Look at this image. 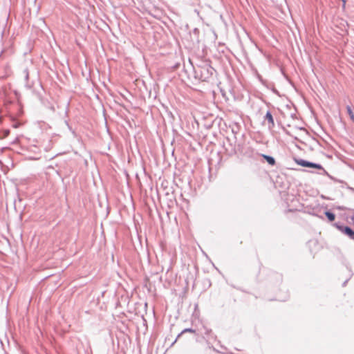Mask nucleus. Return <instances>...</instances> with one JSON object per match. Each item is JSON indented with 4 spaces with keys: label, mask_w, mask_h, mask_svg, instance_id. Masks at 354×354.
<instances>
[{
    "label": "nucleus",
    "mask_w": 354,
    "mask_h": 354,
    "mask_svg": "<svg viewBox=\"0 0 354 354\" xmlns=\"http://www.w3.org/2000/svg\"><path fill=\"white\" fill-rule=\"evenodd\" d=\"M335 226L342 232L347 235L351 239L354 240V231L348 226H343L339 223H335Z\"/></svg>",
    "instance_id": "nucleus-2"
},
{
    "label": "nucleus",
    "mask_w": 354,
    "mask_h": 354,
    "mask_svg": "<svg viewBox=\"0 0 354 354\" xmlns=\"http://www.w3.org/2000/svg\"><path fill=\"white\" fill-rule=\"evenodd\" d=\"M24 76V79H25V81L27 82L29 80V71L28 70L27 68H25L24 70H23V72H22Z\"/></svg>",
    "instance_id": "nucleus-8"
},
{
    "label": "nucleus",
    "mask_w": 354,
    "mask_h": 354,
    "mask_svg": "<svg viewBox=\"0 0 354 354\" xmlns=\"http://www.w3.org/2000/svg\"><path fill=\"white\" fill-rule=\"evenodd\" d=\"M37 144L30 145L29 146V150L35 153V154H39L40 153V147L38 145V142H36Z\"/></svg>",
    "instance_id": "nucleus-4"
},
{
    "label": "nucleus",
    "mask_w": 354,
    "mask_h": 354,
    "mask_svg": "<svg viewBox=\"0 0 354 354\" xmlns=\"http://www.w3.org/2000/svg\"><path fill=\"white\" fill-rule=\"evenodd\" d=\"M296 162L297 163V165H299L300 166L322 169L324 171V173H326V171L324 170V169L322 167V166L319 164L308 162V161L303 160V159H297V160H296Z\"/></svg>",
    "instance_id": "nucleus-1"
},
{
    "label": "nucleus",
    "mask_w": 354,
    "mask_h": 354,
    "mask_svg": "<svg viewBox=\"0 0 354 354\" xmlns=\"http://www.w3.org/2000/svg\"><path fill=\"white\" fill-rule=\"evenodd\" d=\"M352 220L354 221V214L352 216Z\"/></svg>",
    "instance_id": "nucleus-12"
},
{
    "label": "nucleus",
    "mask_w": 354,
    "mask_h": 354,
    "mask_svg": "<svg viewBox=\"0 0 354 354\" xmlns=\"http://www.w3.org/2000/svg\"><path fill=\"white\" fill-rule=\"evenodd\" d=\"M325 215L330 221H333L335 218V215L330 212H326Z\"/></svg>",
    "instance_id": "nucleus-7"
},
{
    "label": "nucleus",
    "mask_w": 354,
    "mask_h": 354,
    "mask_svg": "<svg viewBox=\"0 0 354 354\" xmlns=\"http://www.w3.org/2000/svg\"><path fill=\"white\" fill-rule=\"evenodd\" d=\"M32 159L37 160L39 159V157H33Z\"/></svg>",
    "instance_id": "nucleus-11"
},
{
    "label": "nucleus",
    "mask_w": 354,
    "mask_h": 354,
    "mask_svg": "<svg viewBox=\"0 0 354 354\" xmlns=\"http://www.w3.org/2000/svg\"><path fill=\"white\" fill-rule=\"evenodd\" d=\"M9 134H10V130H8V129L3 130V138L8 136Z\"/></svg>",
    "instance_id": "nucleus-10"
},
{
    "label": "nucleus",
    "mask_w": 354,
    "mask_h": 354,
    "mask_svg": "<svg viewBox=\"0 0 354 354\" xmlns=\"http://www.w3.org/2000/svg\"><path fill=\"white\" fill-rule=\"evenodd\" d=\"M347 113L351 118V120L354 122V113L351 109V107L350 106H346Z\"/></svg>",
    "instance_id": "nucleus-6"
},
{
    "label": "nucleus",
    "mask_w": 354,
    "mask_h": 354,
    "mask_svg": "<svg viewBox=\"0 0 354 354\" xmlns=\"http://www.w3.org/2000/svg\"><path fill=\"white\" fill-rule=\"evenodd\" d=\"M262 156L268 162V163L272 166L275 165V160L273 157L263 154Z\"/></svg>",
    "instance_id": "nucleus-5"
},
{
    "label": "nucleus",
    "mask_w": 354,
    "mask_h": 354,
    "mask_svg": "<svg viewBox=\"0 0 354 354\" xmlns=\"http://www.w3.org/2000/svg\"><path fill=\"white\" fill-rule=\"evenodd\" d=\"M187 332H189V333H195V330L192 329V328H185L184 329L180 334L178 335V337H180V335H181L183 333H187Z\"/></svg>",
    "instance_id": "nucleus-9"
},
{
    "label": "nucleus",
    "mask_w": 354,
    "mask_h": 354,
    "mask_svg": "<svg viewBox=\"0 0 354 354\" xmlns=\"http://www.w3.org/2000/svg\"><path fill=\"white\" fill-rule=\"evenodd\" d=\"M265 120H267L269 123L270 127H273L274 126L273 117L270 111H268L265 116Z\"/></svg>",
    "instance_id": "nucleus-3"
}]
</instances>
